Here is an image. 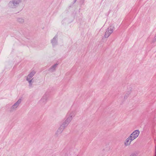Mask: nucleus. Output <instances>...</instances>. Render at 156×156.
Wrapping results in <instances>:
<instances>
[{
	"instance_id": "nucleus-4",
	"label": "nucleus",
	"mask_w": 156,
	"mask_h": 156,
	"mask_svg": "<svg viewBox=\"0 0 156 156\" xmlns=\"http://www.w3.org/2000/svg\"><path fill=\"white\" fill-rule=\"evenodd\" d=\"M133 140L129 136L124 141L123 144L125 147H127L130 145Z\"/></svg>"
},
{
	"instance_id": "nucleus-8",
	"label": "nucleus",
	"mask_w": 156,
	"mask_h": 156,
	"mask_svg": "<svg viewBox=\"0 0 156 156\" xmlns=\"http://www.w3.org/2000/svg\"><path fill=\"white\" fill-rule=\"evenodd\" d=\"M57 37L55 36L53 38V39L51 40V43L53 46H55L57 44Z\"/></svg>"
},
{
	"instance_id": "nucleus-1",
	"label": "nucleus",
	"mask_w": 156,
	"mask_h": 156,
	"mask_svg": "<svg viewBox=\"0 0 156 156\" xmlns=\"http://www.w3.org/2000/svg\"><path fill=\"white\" fill-rule=\"evenodd\" d=\"M115 28L114 26L111 25L109 26L107 29L105 34V37L108 38L113 32Z\"/></svg>"
},
{
	"instance_id": "nucleus-11",
	"label": "nucleus",
	"mask_w": 156,
	"mask_h": 156,
	"mask_svg": "<svg viewBox=\"0 0 156 156\" xmlns=\"http://www.w3.org/2000/svg\"><path fill=\"white\" fill-rule=\"evenodd\" d=\"M156 156V147H155V156Z\"/></svg>"
},
{
	"instance_id": "nucleus-13",
	"label": "nucleus",
	"mask_w": 156,
	"mask_h": 156,
	"mask_svg": "<svg viewBox=\"0 0 156 156\" xmlns=\"http://www.w3.org/2000/svg\"><path fill=\"white\" fill-rule=\"evenodd\" d=\"M76 0H75V1H76Z\"/></svg>"
},
{
	"instance_id": "nucleus-3",
	"label": "nucleus",
	"mask_w": 156,
	"mask_h": 156,
	"mask_svg": "<svg viewBox=\"0 0 156 156\" xmlns=\"http://www.w3.org/2000/svg\"><path fill=\"white\" fill-rule=\"evenodd\" d=\"M75 115L76 111H71L68 113L66 117L67 118L72 121Z\"/></svg>"
},
{
	"instance_id": "nucleus-12",
	"label": "nucleus",
	"mask_w": 156,
	"mask_h": 156,
	"mask_svg": "<svg viewBox=\"0 0 156 156\" xmlns=\"http://www.w3.org/2000/svg\"><path fill=\"white\" fill-rule=\"evenodd\" d=\"M134 154H132L130 156H134Z\"/></svg>"
},
{
	"instance_id": "nucleus-5",
	"label": "nucleus",
	"mask_w": 156,
	"mask_h": 156,
	"mask_svg": "<svg viewBox=\"0 0 156 156\" xmlns=\"http://www.w3.org/2000/svg\"><path fill=\"white\" fill-rule=\"evenodd\" d=\"M71 120L68 118H66V120L62 123V126L64 128L66 127L71 122Z\"/></svg>"
},
{
	"instance_id": "nucleus-6",
	"label": "nucleus",
	"mask_w": 156,
	"mask_h": 156,
	"mask_svg": "<svg viewBox=\"0 0 156 156\" xmlns=\"http://www.w3.org/2000/svg\"><path fill=\"white\" fill-rule=\"evenodd\" d=\"M58 65V64L56 63L52 66L50 68H49V72H55Z\"/></svg>"
},
{
	"instance_id": "nucleus-10",
	"label": "nucleus",
	"mask_w": 156,
	"mask_h": 156,
	"mask_svg": "<svg viewBox=\"0 0 156 156\" xmlns=\"http://www.w3.org/2000/svg\"><path fill=\"white\" fill-rule=\"evenodd\" d=\"M20 102H21V100H19L14 105V106H13L14 108V107L16 105H18V104H19Z\"/></svg>"
},
{
	"instance_id": "nucleus-9",
	"label": "nucleus",
	"mask_w": 156,
	"mask_h": 156,
	"mask_svg": "<svg viewBox=\"0 0 156 156\" xmlns=\"http://www.w3.org/2000/svg\"><path fill=\"white\" fill-rule=\"evenodd\" d=\"M35 73L34 72H32L27 77V80H28V77H31L33 76V75Z\"/></svg>"
},
{
	"instance_id": "nucleus-7",
	"label": "nucleus",
	"mask_w": 156,
	"mask_h": 156,
	"mask_svg": "<svg viewBox=\"0 0 156 156\" xmlns=\"http://www.w3.org/2000/svg\"><path fill=\"white\" fill-rule=\"evenodd\" d=\"M64 129L65 128L63 127L61 125L57 130L56 132V134L58 135L61 134L62 132Z\"/></svg>"
},
{
	"instance_id": "nucleus-2",
	"label": "nucleus",
	"mask_w": 156,
	"mask_h": 156,
	"mask_svg": "<svg viewBox=\"0 0 156 156\" xmlns=\"http://www.w3.org/2000/svg\"><path fill=\"white\" fill-rule=\"evenodd\" d=\"M140 132L139 130L134 131L129 136L133 140L136 139L139 136Z\"/></svg>"
}]
</instances>
